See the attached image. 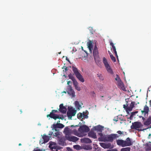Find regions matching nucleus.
Returning <instances> with one entry per match:
<instances>
[{
	"label": "nucleus",
	"mask_w": 151,
	"mask_h": 151,
	"mask_svg": "<svg viewBox=\"0 0 151 151\" xmlns=\"http://www.w3.org/2000/svg\"><path fill=\"white\" fill-rule=\"evenodd\" d=\"M125 142L122 139L116 140V143L117 145L119 146H122V147H125Z\"/></svg>",
	"instance_id": "13"
},
{
	"label": "nucleus",
	"mask_w": 151,
	"mask_h": 151,
	"mask_svg": "<svg viewBox=\"0 0 151 151\" xmlns=\"http://www.w3.org/2000/svg\"><path fill=\"white\" fill-rule=\"evenodd\" d=\"M87 45L89 50H91L93 48L92 42L91 41H89L87 43Z\"/></svg>",
	"instance_id": "21"
},
{
	"label": "nucleus",
	"mask_w": 151,
	"mask_h": 151,
	"mask_svg": "<svg viewBox=\"0 0 151 151\" xmlns=\"http://www.w3.org/2000/svg\"><path fill=\"white\" fill-rule=\"evenodd\" d=\"M101 97H104V96H101Z\"/></svg>",
	"instance_id": "61"
},
{
	"label": "nucleus",
	"mask_w": 151,
	"mask_h": 151,
	"mask_svg": "<svg viewBox=\"0 0 151 151\" xmlns=\"http://www.w3.org/2000/svg\"><path fill=\"white\" fill-rule=\"evenodd\" d=\"M73 83L75 89L78 91H80L81 90V88L78 86V83L77 81H75Z\"/></svg>",
	"instance_id": "20"
},
{
	"label": "nucleus",
	"mask_w": 151,
	"mask_h": 151,
	"mask_svg": "<svg viewBox=\"0 0 151 151\" xmlns=\"http://www.w3.org/2000/svg\"><path fill=\"white\" fill-rule=\"evenodd\" d=\"M88 29L90 30V33H91L92 34H93L94 31L93 29V28L91 27H89L88 28Z\"/></svg>",
	"instance_id": "39"
},
{
	"label": "nucleus",
	"mask_w": 151,
	"mask_h": 151,
	"mask_svg": "<svg viewBox=\"0 0 151 151\" xmlns=\"http://www.w3.org/2000/svg\"><path fill=\"white\" fill-rule=\"evenodd\" d=\"M119 135H118L117 134H111L108 135L107 137V141L112 142L114 139L118 137Z\"/></svg>",
	"instance_id": "9"
},
{
	"label": "nucleus",
	"mask_w": 151,
	"mask_h": 151,
	"mask_svg": "<svg viewBox=\"0 0 151 151\" xmlns=\"http://www.w3.org/2000/svg\"><path fill=\"white\" fill-rule=\"evenodd\" d=\"M68 77L70 79L73 81V82L74 83L75 81H76L75 78L73 77V75L71 74H70L68 75Z\"/></svg>",
	"instance_id": "23"
},
{
	"label": "nucleus",
	"mask_w": 151,
	"mask_h": 151,
	"mask_svg": "<svg viewBox=\"0 0 151 151\" xmlns=\"http://www.w3.org/2000/svg\"><path fill=\"white\" fill-rule=\"evenodd\" d=\"M59 140L61 144H63L65 141V138L64 137H61L59 138Z\"/></svg>",
	"instance_id": "27"
},
{
	"label": "nucleus",
	"mask_w": 151,
	"mask_h": 151,
	"mask_svg": "<svg viewBox=\"0 0 151 151\" xmlns=\"http://www.w3.org/2000/svg\"><path fill=\"white\" fill-rule=\"evenodd\" d=\"M64 132L65 134V137L67 140L73 142H76L79 139V138L76 137L70 136L69 135L70 132L69 128L68 127L65 128Z\"/></svg>",
	"instance_id": "1"
},
{
	"label": "nucleus",
	"mask_w": 151,
	"mask_h": 151,
	"mask_svg": "<svg viewBox=\"0 0 151 151\" xmlns=\"http://www.w3.org/2000/svg\"><path fill=\"white\" fill-rule=\"evenodd\" d=\"M110 45L112 46L113 51L116 50V47L112 42H111L110 43Z\"/></svg>",
	"instance_id": "37"
},
{
	"label": "nucleus",
	"mask_w": 151,
	"mask_h": 151,
	"mask_svg": "<svg viewBox=\"0 0 151 151\" xmlns=\"http://www.w3.org/2000/svg\"><path fill=\"white\" fill-rule=\"evenodd\" d=\"M79 126L78 125H76L75 126V127H78Z\"/></svg>",
	"instance_id": "60"
},
{
	"label": "nucleus",
	"mask_w": 151,
	"mask_h": 151,
	"mask_svg": "<svg viewBox=\"0 0 151 151\" xmlns=\"http://www.w3.org/2000/svg\"><path fill=\"white\" fill-rule=\"evenodd\" d=\"M72 68L76 78L81 82L83 83L84 82V80L83 78V76L79 72V71L77 68L74 66H72Z\"/></svg>",
	"instance_id": "3"
},
{
	"label": "nucleus",
	"mask_w": 151,
	"mask_h": 151,
	"mask_svg": "<svg viewBox=\"0 0 151 151\" xmlns=\"http://www.w3.org/2000/svg\"><path fill=\"white\" fill-rule=\"evenodd\" d=\"M114 51V53L115 54V56H116V58L117 59V60L118 61L119 60V59H118V56L117 54V52H116V50L114 51Z\"/></svg>",
	"instance_id": "42"
},
{
	"label": "nucleus",
	"mask_w": 151,
	"mask_h": 151,
	"mask_svg": "<svg viewBox=\"0 0 151 151\" xmlns=\"http://www.w3.org/2000/svg\"><path fill=\"white\" fill-rule=\"evenodd\" d=\"M116 77L115 78V80L117 81V83L121 81V79L119 77V76L118 75L116 74Z\"/></svg>",
	"instance_id": "32"
},
{
	"label": "nucleus",
	"mask_w": 151,
	"mask_h": 151,
	"mask_svg": "<svg viewBox=\"0 0 151 151\" xmlns=\"http://www.w3.org/2000/svg\"><path fill=\"white\" fill-rule=\"evenodd\" d=\"M117 133H118V134H120V135H121L122 134H123V132H122L121 131H118L117 132Z\"/></svg>",
	"instance_id": "43"
},
{
	"label": "nucleus",
	"mask_w": 151,
	"mask_h": 151,
	"mask_svg": "<svg viewBox=\"0 0 151 151\" xmlns=\"http://www.w3.org/2000/svg\"><path fill=\"white\" fill-rule=\"evenodd\" d=\"M125 146H130L133 144V142L129 137L127 138L125 141Z\"/></svg>",
	"instance_id": "15"
},
{
	"label": "nucleus",
	"mask_w": 151,
	"mask_h": 151,
	"mask_svg": "<svg viewBox=\"0 0 151 151\" xmlns=\"http://www.w3.org/2000/svg\"><path fill=\"white\" fill-rule=\"evenodd\" d=\"M90 130L89 128L86 125H83L81 126L78 129V131L81 133L87 132Z\"/></svg>",
	"instance_id": "6"
},
{
	"label": "nucleus",
	"mask_w": 151,
	"mask_h": 151,
	"mask_svg": "<svg viewBox=\"0 0 151 151\" xmlns=\"http://www.w3.org/2000/svg\"><path fill=\"white\" fill-rule=\"evenodd\" d=\"M42 138L43 139L44 142L46 143L49 140V137L48 136L44 134L42 137Z\"/></svg>",
	"instance_id": "19"
},
{
	"label": "nucleus",
	"mask_w": 151,
	"mask_h": 151,
	"mask_svg": "<svg viewBox=\"0 0 151 151\" xmlns=\"http://www.w3.org/2000/svg\"><path fill=\"white\" fill-rule=\"evenodd\" d=\"M73 147L74 149L78 150H80L81 148L80 146L78 145H74L73 146Z\"/></svg>",
	"instance_id": "34"
},
{
	"label": "nucleus",
	"mask_w": 151,
	"mask_h": 151,
	"mask_svg": "<svg viewBox=\"0 0 151 151\" xmlns=\"http://www.w3.org/2000/svg\"><path fill=\"white\" fill-rule=\"evenodd\" d=\"M66 60H68V62H70L69 59H68L67 58H66Z\"/></svg>",
	"instance_id": "55"
},
{
	"label": "nucleus",
	"mask_w": 151,
	"mask_h": 151,
	"mask_svg": "<svg viewBox=\"0 0 151 151\" xmlns=\"http://www.w3.org/2000/svg\"><path fill=\"white\" fill-rule=\"evenodd\" d=\"M123 108L126 109V111H127V106H126L124 104L123 105Z\"/></svg>",
	"instance_id": "48"
},
{
	"label": "nucleus",
	"mask_w": 151,
	"mask_h": 151,
	"mask_svg": "<svg viewBox=\"0 0 151 151\" xmlns=\"http://www.w3.org/2000/svg\"><path fill=\"white\" fill-rule=\"evenodd\" d=\"M132 107H130V106L129 107H127V112L128 111H131L132 110Z\"/></svg>",
	"instance_id": "41"
},
{
	"label": "nucleus",
	"mask_w": 151,
	"mask_h": 151,
	"mask_svg": "<svg viewBox=\"0 0 151 151\" xmlns=\"http://www.w3.org/2000/svg\"><path fill=\"white\" fill-rule=\"evenodd\" d=\"M20 111H21V113H22V110H20Z\"/></svg>",
	"instance_id": "58"
},
{
	"label": "nucleus",
	"mask_w": 151,
	"mask_h": 151,
	"mask_svg": "<svg viewBox=\"0 0 151 151\" xmlns=\"http://www.w3.org/2000/svg\"><path fill=\"white\" fill-rule=\"evenodd\" d=\"M63 92L64 93H66V92L65 91H63Z\"/></svg>",
	"instance_id": "57"
},
{
	"label": "nucleus",
	"mask_w": 151,
	"mask_h": 151,
	"mask_svg": "<svg viewBox=\"0 0 151 151\" xmlns=\"http://www.w3.org/2000/svg\"><path fill=\"white\" fill-rule=\"evenodd\" d=\"M58 128V127L55 124H53V125L52 130H55V131H59V130H57Z\"/></svg>",
	"instance_id": "33"
},
{
	"label": "nucleus",
	"mask_w": 151,
	"mask_h": 151,
	"mask_svg": "<svg viewBox=\"0 0 151 151\" xmlns=\"http://www.w3.org/2000/svg\"><path fill=\"white\" fill-rule=\"evenodd\" d=\"M135 104V102L134 101L132 102L131 104L130 105V107H132V108L133 109V108L134 107V105Z\"/></svg>",
	"instance_id": "40"
},
{
	"label": "nucleus",
	"mask_w": 151,
	"mask_h": 151,
	"mask_svg": "<svg viewBox=\"0 0 151 151\" xmlns=\"http://www.w3.org/2000/svg\"><path fill=\"white\" fill-rule=\"evenodd\" d=\"M149 111V108L146 105L144 107L143 110H141L142 115L139 116V118H142L143 120H145V118L148 116Z\"/></svg>",
	"instance_id": "2"
},
{
	"label": "nucleus",
	"mask_w": 151,
	"mask_h": 151,
	"mask_svg": "<svg viewBox=\"0 0 151 151\" xmlns=\"http://www.w3.org/2000/svg\"><path fill=\"white\" fill-rule=\"evenodd\" d=\"M76 113V111L73 109L69 110L67 112V115L68 118L71 119L72 116L75 115Z\"/></svg>",
	"instance_id": "7"
},
{
	"label": "nucleus",
	"mask_w": 151,
	"mask_h": 151,
	"mask_svg": "<svg viewBox=\"0 0 151 151\" xmlns=\"http://www.w3.org/2000/svg\"><path fill=\"white\" fill-rule=\"evenodd\" d=\"M151 116H149L148 118L144 122V124L145 126L150 125V127H148L147 128H151Z\"/></svg>",
	"instance_id": "11"
},
{
	"label": "nucleus",
	"mask_w": 151,
	"mask_h": 151,
	"mask_svg": "<svg viewBox=\"0 0 151 151\" xmlns=\"http://www.w3.org/2000/svg\"><path fill=\"white\" fill-rule=\"evenodd\" d=\"M103 138L102 136L101 137H100L99 138V139H98L99 140V141L104 142V141H103Z\"/></svg>",
	"instance_id": "44"
},
{
	"label": "nucleus",
	"mask_w": 151,
	"mask_h": 151,
	"mask_svg": "<svg viewBox=\"0 0 151 151\" xmlns=\"http://www.w3.org/2000/svg\"><path fill=\"white\" fill-rule=\"evenodd\" d=\"M74 127V125H71V127Z\"/></svg>",
	"instance_id": "56"
},
{
	"label": "nucleus",
	"mask_w": 151,
	"mask_h": 151,
	"mask_svg": "<svg viewBox=\"0 0 151 151\" xmlns=\"http://www.w3.org/2000/svg\"><path fill=\"white\" fill-rule=\"evenodd\" d=\"M130 148L129 147H127L122 148L121 150V151H130Z\"/></svg>",
	"instance_id": "31"
},
{
	"label": "nucleus",
	"mask_w": 151,
	"mask_h": 151,
	"mask_svg": "<svg viewBox=\"0 0 151 151\" xmlns=\"http://www.w3.org/2000/svg\"><path fill=\"white\" fill-rule=\"evenodd\" d=\"M99 135L101 137L103 136V134L101 133H99Z\"/></svg>",
	"instance_id": "49"
},
{
	"label": "nucleus",
	"mask_w": 151,
	"mask_h": 151,
	"mask_svg": "<svg viewBox=\"0 0 151 151\" xmlns=\"http://www.w3.org/2000/svg\"><path fill=\"white\" fill-rule=\"evenodd\" d=\"M60 108L59 111L63 114H65L67 111V109L64 106L63 104H61L59 106Z\"/></svg>",
	"instance_id": "12"
},
{
	"label": "nucleus",
	"mask_w": 151,
	"mask_h": 151,
	"mask_svg": "<svg viewBox=\"0 0 151 151\" xmlns=\"http://www.w3.org/2000/svg\"><path fill=\"white\" fill-rule=\"evenodd\" d=\"M68 69L67 68V67H66V68H65V72H66V71H67L68 70Z\"/></svg>",
	"instance_id": "51"
},
{
	"label": "nucleus",
	"mask_w": 151,
	"mask_h": 151,
	"mask_svg": "<svg viewBox=\"0 0 151 151\" xmlns=\"http://www.w3.org/2000/svg\"><path fill=\"white\" fill-rule=\"evenodd\" d=\"M61 53V52H60L59 53V54H60Z\"/></svg>",
	"instance_id": "62"
},
{
	"label": "nucleus",
	"mask_w": 151,
	"mask_h": 151,
	"mask_svg": "<svg viewBox=\"0 0 151 151\" xmlns=\"http://www.w3.org/2000/svg\"><path fill=\"white\" fill-rule=\"evenodd\" d=\"M119 115L118 116H117V118H116V119H113V120L114 121H116V122H117L118 121V120H119Z\"/></svg>",
	"instance_id": "45"
},
{
	"label": "nucleus",
	"mask_w": 151,
	"mask_h": 151,
	"mask_svg": "<svg viewBox=\"0 0 151 151\" xmlns=\"http://www.w3.org/2000/svg\"><path fill=\"white\" fill-rule=\"evenodd\" d=\"M108 52L109 54L110 55V56L111 55H112V54L111 53V52L109 51H108Z\"/></svg>",
	"instance_id": "53"
},
{
	"label": "nucleus",
	"mask_w": 151,
	"mask_h": 151,
	"mask_svg": "<svg viewBox=\"0 0 151 151\" xmlns=\"http://www.w3.org/2000/svg\"><path fill=\"white\" fill-rule=\"evenodd\" d=\"M81 141L82 143H90L91 142V140L88 138H85L81 139Z\"/></svg>",
	"instance_id": "16"
},
{
	"label": "nucleus",
	"mask_w": 151,
	"mask_h": 151,
	"mask_svg": "<svg viewBox=\"0 0 151 151\" xmlns=\"http://www.w3.org/2000/svg\"><path fill=\"white\" fill-rule=\"evenodd\" d=\"M103 138V141H104V142H106L107 141V137H108V136H106L105 135L103 136H102Z\"/></svg>",
	"instance_id": "35"
},
{
	"label": "nucleus",
	"mask_w": 151,
	"mask_h": 151,
	"mask_svg": "<svg viewBox=\"0 0 151 151\" xmlns=\"http://www.w3.org/2000/svg\"><path fill=\"white\" fill-rule=\"evenodd\" d=\"M99 144L101 147L104 148H107L109 147L108 145L105 143L101 142Z\"/></svg>",
	"instance_id": "22"
},
{
	"label": "nucleus",
	"mask_w": 151,
	"mask_h": 151,
	"mask_svg": "<svg viewBox=\"0 0 151 151\" xmlns=\"http://www.w3.org/2000/svg\"><path fill=\"white\" fill-rule=\"evenodd\" d=\"M110 57L111 60L114 62H115L116 61V59L115 57L113 55H111Z\"/></svg>",
	"instance_id": "36"
},
{
	"label": "nucleus",
	"mask_w": 151,
	"mask_h": 151,
	"mask_svg": "<svg viewBox=\"0 0 151 151\" xmlns=\"http://www.w3.org/2000/svg\"><path fill=\"white\" fill-rule=\"evenodd\" d=\"M120 116L119 115V116ZM120 120L121 121H123V119L122 118H121L119 117V120Z\"/></svg>",
	"instance_id": "52"
},
{
	"label": "nucleus",
	"mask_w": 151,
	"mask_h": 151,
	"mask_svg": "<svg viewBox=\"0 0 151 151\" xmlns=\"http://www.w3.org/2000/svg\"><path fill=\"white\" fill-rule=\"evenodd\" d=\"M142 124L141 123L138 122H135L132 123V125L131 126V128L132 129H134L139 131H141L142 129H139L142 127Z\"/></svg>",
	"instance_id": "4"
},
{
	"label": "nucleus",
	"mask_w": 151,
	"mask_h": 151,
	"mask_svg": "<svg viewBox=\"0 0 151 151\" xmlns=\"http://www.w3.org/2000/svg\"><path fill=\"white\" fill-rule=\"evenodd\" d=\"M75 104L76 107L79 109H80V108L81 107L78 101H75Z\"/></svg>",
	"instance_id": "28"
},
{
	"label": "nucleus",
	"mask_w": 151,
	"mask_h": 151,
	"mask_svg": "<svg viewBox=\"0 0 151 151\" xmlns=\"http://www.w3.org/2000/svg\"><path fill=\"white\" fill-rule=\"evenodd\" d=\"M58 112V110H53L52 111L51 113H52V114H54L55 113H57Z\"/></svg>",
	"instance_id": "46"
},
{
	"label": "nucleus",
	"mask_w": 151,
	"mask_h": 151,
	"mask_svg": "<svg viewBox=\"0 0 151 151\" xmlns=\"http://www.w3.org/2000/svg\"><path fill=\"white\" fill-rule=\"evenodd\" d=\"M138 113L137 111H136L134 112H133L131 113V114L130 115L129 118H128V119H129L130 120H132L133 119V118L134 115H135V114L137 113Z\"/></svg>",
	"instance_id": "25"
},
{
	"label": "nucleus",
	"mask_w": 151,
	"mask_h": 151,
	"mask_svg": "<svg viewBox=\"0 0 151 151\" xmlns=\"http://www.w3.org/2000/svg\"><path fill=\"white\" fill-rule=\"evenodd\" d=\"M55 124L58 128H62L64 127V126L63 124L61 123H57Z\"/></svg>",
	"instance_id": "29"
},
{
	"label": "nucleus",
	"mask_w": 151,
	"mask_h": 151,
	"mask_svg": "<svg viewBox=\"0 0 151 151\" xmlns=\"http://www.w3.org/2000/svg\"><path fill=\"white\" fill-rule=\"evenodd\" d=\"M107 151H118L116 149H114L111 150H107Z\"/></svg>",
	"instance_id": "47"
},
{
	"label": "nucleus",
	"mask_w": 151,
	"mask_h": 151,
	"mask_svg": "<svg viewBox=\"0 0 151 151\" xmlns=\"http://www.w3.org/2000/svg\"><path fill=\"white\" fill-rule=\"evenodd\" d=\"M103 63H104L106 69L108 73L111 74H113L112 69L111 68L109 64H108L106 59L104 57L103 58Z\"/></svg>",
	"instance_id": "5"
},
{
	"label": "nucleus",
	"mask_w": 151,
	"mask_h": 151,
	"mask_svg": "<svg viewBox=\"0 0 151 151\" xmlns=\"http://www.w3.org/2000/svg\"><path fill=\"white\" fill-rule=\"evenodd\" d=\"M64 118V117L63 115H62L61 116H59L57 114H55V120H56L57 119H63Z\"/></svg>",
	"instance_id": "26"
},
{
	"label": "nucleus",
	"mask_w": 151,
	"mask_h": 151,
	"mask_svg": "<svg viewBox=\"0 0 151 151\" xmlns=\"http://www.w3.org/2000/svg\"><path fill=\"white\" fill-rule=\"evenodd\" d=\"M52 134H53V135L55 137H57L58 136L60 135V132L59 131H55V132H54V133H53V132H52L51 134H49L52 135Z\"/></svg>",
	"instance_id": "30"
},
{
	"label": "nucleus",
	"mask_w": 151,
	"mask_h": 151,
	"mask_svg": "<svg viewBox=\"0 0 151 151\" xmlns=\"http://www.w3.org/2000/svg\"><path fill=\"white\" fill-rule=\"evenodd\" d=\"M71 83V82L70 81H69L67 82V84L68 85H69L70 83Z\"/></svg>",
	"instance_id": "50"
},
{
	"label": "nucleus",
	"mask_w": 151,
	"mask_h": 151,
	"mask_svg": "<svg viewBox=\"0 0 151 151\" xmlns=\"http://www.w3.org/2000/svg\"><path fill=\"white\" fill-rule=\"evenodd\" d=\"M60 122V121H58V122Z\"/></svg>",
	"instance_id": "64"
},
{
	"label": "nucleus",
	"mask_w": 151,
	"mask_h": 151,
	"mask_svg": "<svg viewBox=\"0 0 151 151\" xmlns=\"http://www.w3.org/2000/svg\"><path fill=\"white\" fill-rule=\"evenodd\" d=\"M34 151H41V150L40 149H37Z\"/></svg>",
	"instance_id": "54"
},
{
	"label": "nucleus",
	"mask_w": 151,
	"mask_h": 151,
	"mask_svg": "<svg viewBox=\"0 0 151 151\" xmlns=\"http://www.w3.org/2000/svg\"><path fill=\"white\" fill-rule=\"evenodd\" d=\"M109 99H111V97H109Z\"/></svg>",
	"instance_id": "63"
},
{
	"label": "nucleus",
	"mask_w": 151,
	"mask_h": 151,
	"mask_svg": "<svg viewBox=\"0 0 151 151\" xmlns=\"http://www.w3.org/2000/svg\"><path fill=\"white\" fill-rule=\"evenodd\" d=\"M19 146L21 145V143H19Z\"/></svg>",
	"instance_id": "59"
},
{
	"label": "nucleus",
	"mask_w": 151,
	"mask_h": 151,
	"mask_svg": "<svg viewBox=\"0 0 151 151\" xmlns=\"http://www.w3.org/2000/svg\"><path fill=\"white\" fill-rule=\"evenodd\" d=\"M93 54L94 59L97 58L99 57V52L96 46L93 49Z\"/></svg>",
	"instance_id": "10"
},
{
	"label": "nucleus",
	"mask_w": 151,
	"mask_h": 151,
	"mask_svg": "<svg viewBox=\"0 0 151 151\" xmlns=\"http://www.w3.org/2000/svg\"><path fill=\"white\" fill-rule=\"evenodd\" d=\"M117 83L119 88H121L122 90L124 91H126V88L124 87L123 83L122 81L120 82H117Z\"/></svg>",
	"instance_id": "14"
},
{
	"label": "nucleus",
	"mask_w": 151,
	"mask_h": 151,
	"mask_svg": "<svg viewBox=\"0 0 151 151\" xmlns=\"http://www.w3.org/2000/svg\"><path fill=\"white\" fill-rule=\"evenodd\" d=\"M103 127L100 125H99L95 126L94 127V129L96 130L98 132H101L103 129Z\"/></svg>",
	"instance_id": "18"
},
{
	"label": "nucleus",
	"mask_w": 151,
	"mask_h": 151,
	"mask_svg": "<svg viewBox=\"0 0 151 151\" xmlns=\"http://www.w3.org/2000/svg\"><path fill=\"white\" fill-rule=\"evenodd\" d=\"M66 91L72 97L75 96V92L71 86L69 85L68 86Z\"/></svg>",
	"instance_id": "8"
},
{
	"label": "nucleus",
	"mask_w": 151,
	"mask_h": 151,
	"mask_svg": "<svg viewBox=\"0 0 151 151\" xmlns=\"http://www.w3.org/2000/svg\"><path fill=\"white\" fill-rule=\"evenodd\" d=\"M83 116V114L81 113H79L77 115L78 118V119H81L82 118Z\"/></svg>",
	"instance_id": "38"
},
{
	"label": "nucleus",
	"mask_w": 151,
	"mask_h": 151,
	"mask_svg": "<svg viewBox=\"0 0 151 151\" xmlns=\"http://www.w3.org/2000/svg\"><path fill=\"white\" fill-rule=\"evenodd\" d=\"M88 136L90 137L93 138L94 139H96L97 138L96 135V133H95L93 131H91L88 133Z\"/></svg>",
	"instance_id": "17"
},
{
	"label": "nucleus",
	"mask_w": 151,
	"mask_h": 151,
	"mask_svg": "<svg viewBox=\"0 0 151 151\" xmlns=\"http://www.w3.org/2000/svg\"><path fill=\"white\" fill-rule=\"evenodd\" d=\"M55 114H52V113L50 112V114L47 115V116L48 117H50V118H53L55 119Z\"/></svg>",
	"instance_id": "24"
}]
</instances>
